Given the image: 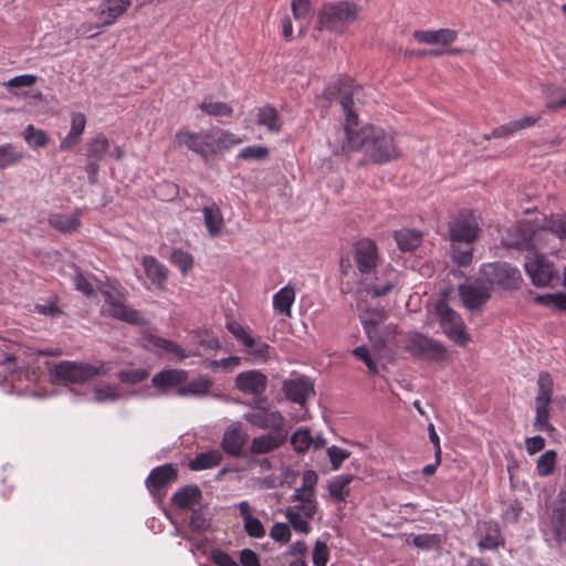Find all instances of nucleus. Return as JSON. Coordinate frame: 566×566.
<instances>
[{"instance_id": "f257e3e1", "label": "nucleus", "mask_w": 566, "mask_h": 566, "mask_svg": "<svg viewBox=\"0 0 566 566\" xmlns=\"http://www.w3.org/2000/svg\"><path fill=\"white\" fill-rule=\"evenodd\" d=\"M352 148H364L376 164H385L399 157L400 153L392 135L375 126L363 127L355 136H348Z\"/></svg>"}, {"instance_id": "f03ea898", "label": "nucleus", "mask_w": 566, "mask_h": 566, "mask_svg": "<svg viewBox=\"0 0 566 566\" xmlns=\"http://www.w3.org/2000/svg\"><path fill=\"white\" fill-rule=\"evenodd\" d=\"M360 7L354 2H326L317 14L318 29L343 33L357 19Z\"/></svg>"}, {"instance_id": "7ed1b4c3", "label": "nucleus", "mask_w": 566, "mask_h": 566, "mask_svg": "<svg viewBox=\"0 0 566 566\" xmlns=\"http://www.w3.org/2000/svg\"><path fill=\"white\" fill-rule=\"evenodd\" d=\"M478 282L484 283L492 290L514 291L520 289L522 275L518 269L507 262L483 264Z\"/></svg>"}, {"instance_id": "20e7f679", "label": "nucleus", "mask_w": 566, "mask_h": 566, "mask_svg": "<svg viewBox=\"0 0 566 566\" xmlns=\"http://www.w3.org/2000/svg\"><path fill=\"white\" fill-rule=\"evenodd\" d=\"M405 349L413 358L428 363H441L447 358V347L427 335L410 333L405 342Z\"/></svg>"}, {"instance_id": "39448f33", "label": "nucleus", "mask_w": 566, "mask_h": 566, "mask_svg": "<svg viewBox=\"0 0 566 566\" xmlns=\"http://www.w3.org/2000/svg\"><path fill=\"white\" fill-rule=\"evenodd\" d=\"M436 311L446 336L459 346H467L471 336L465 331L462 317L442 300L437 303Z\"/></svg>"}, {"instance_id": "423d86ee", "label": "nucleus", "mask_w": 566, "mask_h": 566, "mask_svg": "<svg viewBox=\"0 0 566 566\" xmlns=\"http://www.w3.org/2000/svg\"><path fill=\"white\" fill-rule=\"evenodd\" d=\"M51 375L57 381L83 384L101 375V367L85 361L63 360L53 367Z\"/></svg>"}, {"instance_id": "0eeeda50", "label": "nucleus", "mask_w": 566, "mask_h": 566, "mask_svg": "<svg viewBox=\"0 0 566 566\" xmlns=\"http://www.w3.org/2000/svg\"><path fill=\"white\" fill-rule=\"evenodd\" d=\"M399 282V273L390 265L378 266L373 274L359 279L363 290L373 297L389 294Z\"/></svg>"}, {"instance_id": "6e6552de", "label": "nucleus", "mask_w": 566, "mask_h": 566, "mask_svg": "<svg viewBox=\"0 0 566 566\" xmlns=\"http://www.w3.org/2000/svg\"><path fill=\"white\" fill-rule=\"evenodd\" d=\"M175 139L178 147H186L205 160H208L210 154L217 151L214 139L210 133H192L180 129L176 133Z\"/></svg>"}, {"instance_id": "1a4fd4ad", "label": "nucleus", "mask_w": 566, "mask_h": 566, "mask_svg": "<svg viewBox=\"0 0 566 566\" xmlns=\"http://www.w3.org/2000/svg\"><path fill=\"white\" fill-rule=\"evenodd\" d=\"M178 476V469L171 463H166L154 468L148 474L145 484L153 496L163 497L166 495L167 488L174 484Z\"/></svg>"}, {"instance_id": "9d476101", "label": "nucleus", "mask_w": 566, "mask_h": 566, "mask_svg": "<svg viewBox=\"0 0 566 566\" xmlns=\"http://www.w3.org/2000/svg\"><path fill=\"white\" fill-rule=\"evenodd\" d=\"M354 262L359 272L360 277L373 274L378 268V251L377 245L369 239L358 241L354 247Z\"/></svg>"}, {"instance_id": "9b49d317", "label": "nucleus", "mask_w": 566, "mask_h": 566, "mask_svg": "<svg viewBox=\"0 0 566 566\" xmlns=\"http://www.w3.org/2000/svg\"><path fill=\"white\" fill-rule=\"evenodd\" d=\"M102 295L105 304L108 306L107 313L111 317L137 326L146 324V319L139 311L125 305L120 300L116 298L112 292L105 290L102 291Z\"/></svg>"}, {"instance_id": "f8f14e48", "label": "nucleus", "mask_w": 566, "mask_h": 566, "mask_svg": "<svg viewBox=\"0 0 566 566\" xmlns=\"http://www.w3.org/2000/svg\"><path fill=\"white\" fill-rule=\"evenodd\" d=\"M282 390L287 400L304 406L307 399L315 396L313 381L306 376H298L294 379H285Z\"/></svg>"}, {"instance_id": "ddd939ff", "label": "nucleus", "mask_w": 566, "mask_h": 566, "mask_svg": "<svg viewBox=\"0 0 566 566\" xmlns=\"http://www.w3.org/2000/svg\"><path fill=\"white\" fill-rule=\"evenodd\" d=\"M448 228L451 243L472 244L478 237L479 228L464 213L451 220Z\"/></svg>"}, {"instance_id": "4468645a", "label": "nucleus", "mask_w": 566, "mask_h": 566, "mask_svg": "<svg viewBox=\"0 0 566 566\" xmlns=\"http://www.w3.org/2000/svg\"><path fill=\"white\" fill-rule=\"evenodd\" d=\"M524 266L532 283L537 287L548 286L555 276L554 264L544 255H536L534 260L525 262Z\"/></svg>"}, {"instance_id": "2eb2a0df", "label": "nucleus", "mask_w": 566, "mask_h": 566, "mask_svg": "<svg viewBox=\"0 0 566 566\" xmlns=\"http://www.w3.org/2000/svg\"><path fill=\"white\" fill-rule=\"evenodd\" d=\"M189 373L185 369L165 368L151 378V385L161 394L178 390L188 380Z\"/></svg>"}, {"instance_id": "dca6fc26", "label": "nucleus", "mask_w": 566, "mask_h": 566, "mask_svg": "<svg viewBox=\"0 0 566 566\" xmlns=\"http://www.w3.org/2000/svg\"><path fill=\"white\" fill-rule=\"evenodd\" d=\"M459 295L464 306L471 311L485 304L490 297V289L481 282L475 280V284H461L459 285Z\"/></svg>"}, {"instance_id": "f3484780", "label": "nucleus", "mask_w": 566, "mask_h": 566, "mask_svg": "<svg viewBox=\"0 0 566 566\" xmlns=\"http://www.w3.org/2000/svg\"><path fill=\"white\" fill-rule=\"evenodd\" d=\"M234 384L244 394L261 396L266 389L268 377L259 370H248L238 374Z\"/></svg>"}, {"instance_id": "a211bd4d", "label": "nucleus", "mask_w": 566, "mask_h": 566, "mask_svg": "<svg viewBox=\"0 0 566 566\" xmlns=\"http://www.w3.org/2000/svg\"><path fill=\"white\" fill-rule=\"evenodd\" d=\"M244 420L259 429L284 430V417L281 412L270 411L266 408L245 413Z\"/></svg>"}, {"instance_id": "6ab92c4d", "label": "nucleus", "mask_w": 566, "mask_h": 566, "mask_svg": "<svg viewBox=\"0 0 566 566\" xmlns=\"http://www.w3.org/2000/svg\"><path fill=\"white\" fill-rule=\"evenodd\" d=\"M202 500V491L196 484L184 485L170 497L171 504L179 510H191L201 504Z\"/></svg>"}, {"instance_id": "aec40b11", "label": "nucleus", "mask_w": 566, "mask_h": 566, "mask_svg": "<svg viewBox=\"0 0 566 566\" xmlns=\"http://www.w3.org/2000/svg\"><path fill=\"white\" fill-rule=\"evenodd\" d=\"M361 291L357 292L356 308L361 325H380L388 317L387 312L380 305H371L368 301L360 297Z\"/></svg>"}, {"instance_id": "412c9836", "label": "nucleus", "mask_w": 566, "mask_h": 566, "mask_svg": "<svg viewBox=\"0 0 566 566\" xmlns=\"http://www.w3.org/2000/svg\"><path fill=\"white\" fill-rule=\"evenodd\" d=\"M286 441V432L284 430L273 431L252 439L250 444V453L265 454L279 449Z\"/></svg>"}, {"instance_id": "4be33fe9", "label": "nucleus", "mask_w": 566, "mask_h": 566, "mask_svg": "<svg viewBox=\"0 0 566 566\" xmlns=\"http://www.w3.org/2000/svg\"><path fill=\"white\" fill-rule=\"evenodd\" d=\"M247 439V433L242 432L238 426H230L223 433L221 448L227 454L241 458L244 455L242 449Z\"/></svg>"}, {"instance_id": "5701e85b", "label": "nucleus", "mask_w": 566, "mask_h": 566, "mask_svg": "<svg viewBox=\"0 0 566 566\" xmlns=\"http://www.w3.org/2000/svg\"><path fill=\"white\" fill-rule=\"evenodd\" d=\"M413 38L420 43L448 45L458 38V32L451 29H440L437 31L416 30Z\"/></svg>"}, {"instance_id": "b1692460", "label": "nucleus", "mask_w": 566, "mask_h": 566, "mask_svg": "<svg viewBox=\"0 0 566 566\" xmlns=\"http://www.w3.org/2000/svg\"><path fill=\"white\" fill-rule=\"evenodd\" d=\"M86 126V117L83 113H72L71 129L64 139L60 143V150H71L76 146L84 133Z\"/></svg>"}, {"instance_id": "393cba45", "label": "nucleus", "mask_w": 566, "mask_h": 566, "mask_svg": "<svg viewBox=\"0 0 566 566\" xmlns=\"http://www.w3.org/2000/svg\"><path fill=\"white\" fill-rule=\"evenodd\" d=\"M212 387V379L206 376H199L190 381H186L182 387L178 388L176 395L179 397H205L209 395Z\"/></svg>"}, {"instance_id": "a878e982", "label": "nucleus", "mask_w": 566, "mask_h": 566, "mask_svg": "<svg viewBox=\"0 0 566 566\" xmlns=\"http://www.w3.org/2000/svg\"><path fill=\"white\" fill-rule=\"evenodd\" d=\"M557 500L559 505L554 509L552 516L553 531L558 542H566V492L559 491Z\"/></svg>"}, {"instance_id": "bb28decb", "label": "nucleus", "mask_w": 566, "mask_h": 566, "mask_svg": "<svg viewBox=\"0 0 566 566\" xmlns=\"http://www.w3.org/2000/svg\"><path fill=\"white\" fill-rule=\"evenodd\" d=\"M343 86H344V84L339 80L338 81V97L337 98H338L344 112L346 113L345 130H346V135L348 137L352 134L350 127L357 125L358 115L353 109V107H354L353 93L348 92Z\"/></svg>"}, {"instance_id": "cd10ccee", "label": "nucleus", "mask_w": 566, "mask_h": 566, "mask_svg": "<svg viewBox=\"0 0 566 566\" xmlns=\"http://www.w3.org/2000/svg\"><path fill=\"white\" fill-rule=\"evenodd\" d=\"M49 224L63 233L75 232L81 227V212L76 211L73 214L55 213L50 216Z\"/></svg>"}, {"instance_id": "c85d7f7f", "label": "nucleus", "mask_w": 566, "mask_h": 566, "mask_svg": "<svg viewBox=\"0 0 566 566\" xmlns=\"http://www.w3.org/2000/svg\"><path fill=\"white\" fill-rule=\"evenodd\" d=\"M222 453L219 450L201 452L189 461L188 467L192 471L211 469L219 465L222 461Z\"/></svg>"}, {"instance_id": "c756f323", "label": "nucleus", "mask_w": 566, "mask_h": 566, "mask_svg": "<svg viewBox=\"0 0 566 566\" xmlns=\"http://www.w3.org/2000/svg\"><path fill=\"white\" fill-rule=\"evenodd\" d=\"M144 271L153 283L161 284L167 281L168 270L153 255H145L142 261Z\"/></svg>"}, {"instance_id": "7c9ffc66", "label": "nucleus", "mask_w": 566, "mask_h": 566, "mask_svg": "<svg viewBox=\"0 0 566 566\" xmlns=\"http://www.w3.org/2000/svg\"><path fill=\"white\" fill-rule=\"evenodd\" d=\"M208 510V505L202 503L190 510L189 527L192 532L205 533L211 528V517Z\"/></svg>"}, {"instance_id": "2f4dec72", "label": "nucleus", "mask_w": 566, "mask_h": 566, "mask_svg": "<svg viewBox=\"0 0 566 566\" xmlns=\"http://www.w3.org/2000/svg\"><path fill=\"white\" fill-rule=\"evenodd\" d=\"M537 119H538L537 117L524 116L523 118L512 120L505 125H502V126L495 128L492 132L491 137H494V138L507 137L521 129L533 126L537 122ZM485 138L489 139L490 136H485Z\"/></svg>"}, {"instance_id": "473e14b6", "label": "nucleus", "mask_w": 566, "mask_h": 566, "mask_svg": "<svg viewBox=\"0 0 566 566\" xmlns=\"http://www.w3.org/2000/svg\"><path fill=\"white\" fill-rule=\"evenodd\" d=\"M130 4V0H105L101 4V14L107 15L103 24H113L118 17L127 11Z\"/></svg>"}, {"instance_id": "72a5a7b5", "label": "nucleus", "mask_w": 566, "mask_h": 566, "mask_svg": "<svg viewBox=\"0 0 566 566\" xmlns=\"http://www.w3.org/2000/svg\"><path fill=\"white\" fill-rule=\"evenodd\" d=\"M148 340L155 347L160 348V349L167 352L168 354L174 355L180 361L185 360L188 357L198 355L196 352L186 353L185 349L177 343L166 339V338H163V337H159V336L150 335Z\"/></svg>"}, {"instance_id": "f704fd0d", "label": "nucleus", "mask_w": 566, "mask_h": 566, "mask_svg": "<svg viewBox=\"0 0 566 566\" xmlns=\"http://www.w3.org/2000/svg\"><path fill=\"white\" fill-rule=\"evenodd\" d=\"M258 124L273 133L280 132L282 126L279 112L274 106L269 104L258 108Z\"/></svg>"}, {"instance_id": "c9c22d12", "label": "nucleus", "mask_w": 566, "mask_h": 566, "mask_svg": "<svg viewBox=\"0 0 566 566\" xmlns=\"http://www.w3.org/2000/svg\"><path fill=\"white\" fill-rule=\"evenodd\" d=\"M109 149L107 137L99 133L86 143V159L101 161Z\"/></svg>"}, {"instance_id": "e433bc0d", "label": "nucleus", "mask_w": 566, "mask_h": 566, "mask_svg": "<svg viewBox=\"0 0 566 566\" xmlns=\"http://www.w3.org/2000/svg\"><path fill=\"white\" fill-rule=\"evenodd\" d=\"M354 480L353 474H342L336 476L328 484L329 495L337 502H345L346 497L349 495L348 485Z\"/></svg>"}, {"instance_id": "4c0bfd02", "label": "nucleus", "mask_w": 566, "mask_h": 566, "mask_svg": "<svg viewBox=\"0 0 566 566\" xmlns=\"http://www.w3.org/2000/svg\"><path fill=\"white\" fill-rule=\"evenodd\" d=\"M395 240L401 251H412L421 243V233L417 230L402 229L395 231Z\"/></svg>"}, {"instance_id": "58836bf2", "label": "nucleus", "mask_w": 566, "mask_h": 566, "mask_svg": "<svg viewBox=\"0 0 566 566\" xmlns=\"http://www.w3.org/2000/svg\"><path fill=\"white\" fill-rule=\"evenodd\" d=\"M534 302L552 311L566 313L565 292L538 294L534 297Z\"/></svg>"}, {"instance_id": "ea45409f", "label": "nucleus", "mask_w": 566, "mask_h": 566, "mask_svg": "<svg viewBox=\"0 0 566 566\" xmlns=\"http://www.w3.org/2000/svg\"><path fill=\"white\" fill-rule=\"evenodd\" d=\"M202 212L208 232L212 237L219 234L223 224V217L219 207L216 205L206 206Z\"/></svg>"}, {"instance_id": "a19ab883", "label": "nucleus", "mask_w": 566, "mask_h": 566, "mask_svg": "<svg viewBox=\"0 0 566 566\" xmlns=\"http://www.w3.org/2000/svg\"><path fill=\"white\" fill-rule=\"evenodd\" d=\"M295 300V291L291 286L281 289L273 297L274 308L286 316H291V307Z\"/></svg>"}, {"instance_id": "79ce46f5", "label": "nucleus", "mask_w": 566, "mask_h": 566, "mask_svg": "<svg viewBox=\"0 0 566 566\" xmlns=\"http://www.w3.org/2000/svg\"><path fill=\"white\" fill-rule=\"evenodd\" d=\"M24 153L21 148L13 144H4L0 146V169H4L21 161Z\"/></svg>"}, {"instance_id": "37998d69", "label": "nucleus", "mask_w": 566, "mask_h": 566, "mask_svg": "<svg viewBox=\"0 0 566 566\" xmlns=\"http://www.w3.org/2000/svg\"><path fill=\"white\" fill-rule=\"evenodd\" d=\"M517 231L520 232V237L516 240L505 244L517 250L535 251V244L533 243V235L535 232L533 229L530 226L520 227Z\"/></svg>"}, {"instance_id": "c03bdc74", "label": "nucleus", "mask_w": 566, "mask_h": 566, "mask_svg": "<svg viewBox=\"0 0 566 566\" xmlns=\"http://www.w3.org/2000/svg\"><path fill=\"white\" fill-rule=\"evenodd\" d=\"M538 392L535 402H551L553 395V378L547 371H541L537 379Z\"/></svg>"}, {"instance_id": "a18cd8bd", "label": "nucleus", "mask_w": 566, "mask_h": 566, "mask_svg": "<svg viewBox=\"0 0 566 566\" xmlns=\"http://www.w3.org/2000/svg\"><path fill=\"white\" fill-rule=\"evenodd\" d=\"M290 442L297 454H304L310 449L311 442H313L310 429H297L291 436Z\"/></svg>"}, {"instance_id": "49530a36", "label": "nucleus", "mask_w": 566, "mask_h": 566, "mask_svg": "<svg viewBox=\"0 0 566 566\" xmlns=\"http://www.w3.org/2000/svg\"><path fill=\"white\" fill-rule=\"evenodd\" d=\"M557 461V452L547 450L537 460L536 470L539 476H548L554 473Z\"/></svg>"}, {"instance_id": "de8ad7c7", "label": "nucleus", "mask_w": 566, "mask_h": 566, "mask_svg": "<svg viewBox=\"0 0 566 566\" xmlns=\"http://www.w3.org/2000/svg\"><path fill=\"white\" fill-rule=\"evenodd\" d=\"M551 402H535L536 416L534 421V427L539 431H554L555 428L549 423V406Z\"/></svg>"}, {"instance_id": "09e8293b", "label": "nucleus", "mask_w": 566, "mask_h": 566, "mask_svg": "<svg viewBox=\"0 0 566 566\" xmlns=\"http://www.w3.org/2000/svg\"><path fill=\"white\" fill-rule=\"evenodd\" d=\"M472 244L452 243V261L459 266H468L473 258Z\"/></svg>"}, {"instance_id": "8fccbe9b", "label": "nucleus", "mask_w": 566, "mask_h": 566, "mask_svg": "<svg viewBox=\"0 0 566 566\" xmlns=\"http://www.w3.org/2000/svg\"><path fill=\"white\" fill-rule=\"evenodd\" d=\"M226 327L244 347L252 348L255 345L254 338L235 319H228Z\"/></svg>"}, {"instance_id": "3c124183", "label": "nucleus", "mask_w": 566, "mask_h": 566, "mask_svg": "<svg viewBox=\"0 0 566 566\" xmlns=\"http://www.w3.org/2000/svg\"><path fill=\"white\" fill-rule=\"evenodd\" d=\"M23 136L25 142L32 148H41L49 143L48 134L42 129L35 128L33 125H28L25 127Z\"/></svg>"}, {"instance_id": "603ef678", "label": "nucleus", "mask_w": 566, "mask_h": 566, "mask_svg": "<svg viewBox=\"0 0 566 566\" xmlns=\"http://www.w3.org/2000/svg\"><path fill=\"white\" fill-rule=\"evenodd\" d=\"M199 108L210 116H226L231 117L233 108L224 102H202Z\"/></svg>"}, {"instance_id": "864d4df0", "label": "nucleus", "mask_w": 566, "mask_h": 566, "mask_svg": "<svg viewBox=\"0 0 566 566\" xmlns=\"http://www.w3.org/2000/svg\"><path fill=\"white\" fill-rule=\"evenodd\" d=\"M170 262L180 269L182 274H187L193 268V256L181 249L171 252Z\"/></svg>"}, {"instance_id": "5fc2aeb1", "label": "nucleus", "mask_w": 566, "mask_h": 566, "mask_svg": "<svg viewBox=\"0 0 566 566\" xmlns=\"http://www.w3.org/2000/svg\"><path fill=\"white\" fill-rule=\"evenodd\" d=\"M285 516L296 532L302 534H308L311 532V526L306 520H304L300 512L294 507H287L285 511Z\"/></svg>"}, {"instance_id": "6e6d98bb", "label": "nucleus", "mask_w": 566, "mask_h": 566, "mask_svg": "<svg viewBox=\"0 0 566 566\" xmlns=\"http://www.w3.org/2000/svg\"><path fill=\"white\" fill-rule=\"evenodd\" d=\"M149 376V373L144 368L124 369L117 373V378L129 385H136L144 381Z\"/></svg>"}, {"instance_id": "4d7b16f0", "label": "nucleus", "mask_w": 566, "mask_h": 566, "mask_svg": "<svg viewBox=\"0 0 566 566\" xmlns=\"http://www.w3.org/2000/svg\"><path fill=\"white\" fill-rule=\"evenodd\" d=\"M269 154V148L265 146H248L239 153L238 158L261 161L266 159Z\"/></svg>"}, {"instance_id": "13d9d810", "label": "nucleus", "mask_w": 566, "mask_h": 566, "mask_svg": "<svg viewBox=\"0 0 566 566\" xmlns=\"http://www.w3.org/2000/svg\"><path fill=\"white\" fill-rule=\"evenodd\" d=\"M412 545L419 549H431L440 545V536L438 534H419L413 536Z\"/></svg>"}, {"instance_id": "bf43d9fd", "label": "nucleus", "mask_w": 566, "mask_h": 566, "mask_svg": "<svg viewBox=\"0 0 566 566\" xmlns=\"http://www.w3.org/2000/svg\"><path fill=\"white\" fill-rule=\"evenodd\" d=\"M312 558L314 566H326L329 558V553L325 542L319 539L316 541L313 548Z\"/></svg>"}, {"instance_id": "052dcab7", "label": "nucleus", "mask_w": 566, "mask_h": 566, "mask_svg": "<svg viewBox=\"0 0 566 566\" xmlns=\"http://www.w3.org/2000/svg\"><path fill=\"white\" fill-rule=\"evenodd\" d=\"M76 273L73 279V283L75 285V289L80 292H82L87 297H93L96 295L94 287L88 282V280L85 277V275L82 273V271L78 268H75Z\"/></svg>"}, {"instance_id": "680f3d73", "label": "nucleus", "mask_w": 566, "mask_h": 566, "mask_svg": "<svg viewBox=\"0 0 566 566\" xmlns=\"http://www.w3.org/2000/svg\"><path fill=\"white\" fill-rule=\"evenodd\" d=\"M545 229L549 230L558 238H566V214L552 217L546 221Z\"/></svg>"}, {"instance_id": "e2e57ef3", "label": "nucleus", "mask_w": 566, "mask_h": 566, "mask_svg": "<svg viewBox=\"0 0 566 566\" xmlns=\"http://www.w3.org/2000/svg\"><path fill=\"white\" fill-rule=\"evenodd\" d=\"M270 536L280 544H287L291 541V530L285 523H275L271 531Z\"/></svg>"}, {"instance_id": "0e129e2a", "label": "nucleus", "mask_w": 566, "mask_h": 566, "mask_svg": "<svg viewBox=\"0 0 566 566\" xmlns=\"http://www.w3.org/2000/svg\"><path fill=\"white\" fill-rule=\"evenodd\" d=\"M327 454L332 464V469L338 470L343 462L349 458L350 452L336 446H332L327 449Z\"/></svg>"}, {"instance_id": "69168bd1", "label": "nucleus", "mask_w": 566, "mask_h": 566, "mask_svg": "<svg viewBox=\"0 0 566 566\" xmlns=\"http://www.w3.org/2000/svg\"><path fill=\"white\" fill-rule=\"evenodd\" d=\"M243 527L250 537L261 538L265 535V528L258 517L249 518L243 523Z\"/></svg>"}, {"instance_id": "338daca9", "label": "nucleus", "mask_w": 566, "mask_h": 566, "mask_svg": "<svg viewBox=\"0 0 566 566\" xmlns=\"http://www.w3.org/2000/svg\"><path fill=\"white\" fill-rule=\"evenodd\" d=\"M211 560L218 566H241L227 552L221 549L211 552Z\"/></svg>"}, {"instance_id": "774afa93", "label": "nucleus", "mask_w": 566, "mask_h": 566, "mask_svg": "<svg viewBox=\"0 0 566 566\" xmlns=\"http://www.w3.org/2000/svg\"><path fill=\"white\" fill-rule=\"evenodd\" d=\"M240 563L242 566H261L258 554L250 548L240 552Z\"/></svg>"}]
</instances>
